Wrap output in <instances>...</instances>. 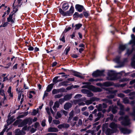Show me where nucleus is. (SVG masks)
Segmentation results:
<instances>
[{"label":"nucleus","instance_id":"1","mask_svg":"<svg viewBox=\"0 0 135 135\" xmlns=\"http://www.w3.org/2000/svg\"><path fill=\"white\" fill-rule=\"evenodd\" d=\"M71 6L69 10L66 12L65 11L67 10L69 7V5L67 2H65L62 3H61V4H62L61 8L59 9V12L62 16H70L73 15L74 12V8L73 6V4L71 3Z\"/></svg>","mask_w":135,"mask_h":135},{"label":"nucleus","instance_id":"2","mask_svg":"<svg viewBox=\"0 0 135 135\" xmlns=\"http://www.w3.org/2000/svg\"><path fill=\"white\" fill-rule=\"evenodd\" d=\"M118 120L119 121L122 120L120 122L121 124L122 125L124 126H128L130 124L129 117L127 115H126L124 117L121 116L119 117Z\"/></svg>","mask_w":135,"mask_h":135},{"label":"nucleus","instance_id":"3","mask_svg":"<svg viewBox=\"0 0 135 135\" xmlns=\"http://www.w3.org/2000/svg\"><path fill=\"white\" fill-rule=\"evenodd\" d=\"M107 75L109 77L107 78V79L108 80H114L118 79L117 77L118 74L114 71H109L108 72Z\"/></svg>","mask_w":135,"mask_h":135},{"label":"nucleus","instance_id":"4","mask_svg":"<svg viewBox=\"0 0 135 135\" xmlns=\"http://www.w3.org/2000/svg\"><path fill=\"white\" fill-rule=\"evenodd\" d=\"M82 88H87L88 89L95 92H100L102 89L99 88L95 87L93 85H84L82 86Z\"/></svg>","mask_w":135,"mask_h":135},{"label":"nucleus","instance_id":"5","mask_svg":"<svg viewBox=\"0 0 135 135\" xmlns=\"http://www.w3.org/2000/svg\"><path fill=\"white\" fill-rule=\"evenodd\" d=\"M18 6H17V8H16L15 10H13L12 12H11L8 17L7 18V21L9 22H11L12 23H15V18H13V16L14 15V17H15L16 15L15 13H16L18 10Z\"/></svg>","mask_w":135,"mask_h":135},{"label":"nucleus","instance_id":"6","mask_svg":"<svg viewBox=\"0 0 135 135\" xmlns=\"http://www.w3.org/2000/svg\"><path fill=\"white\" fill-rule=\"evenodd\" d=\"M68 71L72 73L73 74L72 75L75 76L81 79H84L85 76H82L80 75L81 73L79 72L75 71L73 70H68Z\"/></svg>","mask_w":135,"mask_h":135},{"label":"nucleus","instance_id":"7","mask_svg":"<svg viewBox=\"0 0 135 135\" xmlns=\"http://www.w3.org/2000/svg\"><path fill=\"white\" fill-rule=\"evenodd\" d=\"M75 8L76 11L80 12H83V10H85L84 7L83 5L80 4H76Z\"/></svg>","mask_w":135,"mask_h":135},{"label":"nucleus","instance_id":"8","mask_svg":"<svg viewBox=\"0 0 135 135\" xmlns=\"http://www.w3.org/2000/svg\"><path fill=\"white\" fill-rule=\"evenodd\" d=\"M121 132L124 134H128L131 132V130L126 128H122L120 129Z\"/></svg>","mask_w":135,"mask_h":135},{"label":"nucleus","instance_id":"9","mask_svg":"<svg viewBox=\"0 0 135 135\" xmlns=\"http://www.w3.org/2000/svg\"><path fill=\"white\" fill-rule=\"evenodd\" d=\"M84 17V16L83 13H81L79 14L78 12H75L73 15V19L74 20H76L77 18H82Z\"/></svg>","mask_w":135,"mask_h":135},{"label":"nucleus","instance_id":"10","mask_svg":"<svg viewBox=\"0 0 135 135\" xmlns=\"http://www.w3.org/2000/svg\"><path fill=\"white\" fill-rule=\"evenodd\" d=\"M114 84V83L113 82L106 81L103 83V86L107 87L112 86Z\"/></svg>","mask_w":135,"mask_h":135},{"label":"nucleus","instance_id":"11","mask_svg":"<svg viewBox=\"0 0 135 135\" xmlns=\"http://www.w3.org/2000/svg\"><path fill=\"white\" fill-rule=\"evenodd\" d=\"M70 126L69 124L67 123H63L59 125L57 127L59 129H61L62 128H68Z\"/></svg>","mask_w":135,"mask_h":135},{"label":"nucleus","instance_id":"12","mask_svg":"<svg viewBox=\"0 0 135 135\" xmlns=\"http://www.w3.org/2000/svg\"><path fill=\"white\" fill-rule=\"evenodd\" d=\"M126 45L120 44L119 47L118 53H120L121 51H124L126 48Z\"/></svg>","mask_w":135,"mask_h":135},{"label":"nucleus","instance_id":"13","mask_svg":"<svg viewBox=\"0 0 135 135\" xmlns=\"http://www.w3.org/2000/svg\"><path fill=\"white\" fill-rule=\"evenodd\" d=\"M73 94H66L64 96L65 101H68L71 99L73 96Z\"/></svg>","mask_w":135,"mask_h":135},{"label":"nucleus","instance_id":"14","mask_svg":"<svg viewBox=\"0 0 135 135\" xmlns=\"http://www.w3.org/2000/svg\"><path fill=\"white\" fill-rule=\"evenodd\" d=\"M71 104L70 102H67L65 104L64 108L65 110H67L71 108Z\"/></svg>","mask_w":135,"mask_h":135},{"label":"nucleus","instance_id":"15","mask_svg":"<svg viewBox=\"0 0 135 135\" xmlns=\"http://www.w3.org/2000/svg\"><path fill=\"white\" fill-rule=\"evenodd\" d=\"M54 84L53 83H51L46 88V91L47 92H50L52 89Z\"/></svg>","mask_w":135,"mask_h":135},{"label":"nucleus","instance_id":"16","mask_svg":"<svg viewBox=\"0 0 135 135\" xmlns=\"http://www.w3.org/2000/svg\"><path fill=\"white\" fill-rule=\"evenodd\" d=\"M58 131L57 129L55 127H50L48 129V131L50 132H57Z\"/></svg>","mask_w":135,"mask_h":135},{"label":"nucleus","instance_id":"17","mask_svg":"<svg viewBox=\"0 0 135 135\" xmlns=\"http://www.w3.org/2000/svg\"><path fill=\"white\" fill-rule=\"evenodd\" d=\"M50 109L51 113L53 114H54V112L52 110V108L50 107V108L49 109L48 107L46 108V110L47 113L49 115H50L51 114V113L50 111Z\"/></svg>","mask_w":135,"mask_h":135},{"label":"nucleus","instance_id":"18","mask_svg":"<svg viewBox=\"0 0 135 135\" xmlns=\"http://www.w3.org/2000/svg\"><path fill=\"white\" fill-rule=\"evenodd\" d=\"M109 126L112 129L117 128L118 127L117 124L113 122H112L110 124Z\"/></svg>","mask_w":135,"mask_h":135},{"label":"nucleus","instance_id":"19","mask_svg":"<svg viewBox=\"0 0 135 135\" xmlns=\"http://www.w3.org/2000/svg\"><path fill=\"white\" fill-rule=\"evenodd\" d=\"M82 13L84 16L86 18H87L90 15L89 12L88 11H86V10H83Z\"/></svg>","mask_w":135,"mask_h":135},{"label":"nucleus","instance_id":"20","mask_svg":"<svg viewBox=\"0 0 135 135\" xmlns=\"http://www.w3.org/2000/svg\"><path fill=\"white\" fill-rule=\"evenodd\" d=\"M114 3L117 4V6L119 7L120 8H121V3L118 0H113Z\"/></svg>","mask_w":135,"mask_h":135},{"label":"nucleus","instance_id":"21","mask_svg":"<svg viewBox=\"0 0 135 135\" xmlns=\"http://www.w3.org/2000/svg\"><path fill=\"white\" fill-rule=\"evenodd\" d=\"M27 124L29 126L32 123V119L30 117L26 119Z\"/></svg>","mask_w":135,"mask_h":135},{"label":"nucleus","instance_id":"22","mask_svg":"<svg viewBox=\"0 0 135 135\" xmlns=\"http://www.w3.org/2000/svg\"><path fill=\"white\" fill-rule=\"evenodd\" d=\"M65 35L64 32H62L61 36L60 38V40L62 41L63 43H65Z\"/></svg>","mask_w":135,"mask_h":135},{"label":"nucleus","instance_id":"23","mask_svg":"<svg viewBox=\"0 0 135 135\" xmlns=\"http://www.w3.org/2000/svg\"><path fill=\"white\" fill-rule=\"evenodd\" d=\"M103 80V79L101 78H97L96 79H94L91 78L89 80L90 82H93L94 81H101Z\"/></svg>","mask_w":135,"mask_h":135},{"label":"nucleus","instance_id":"24","mask_svg":"<svg viewBox=\"0 0 135 135\" xmlns=\"http://www.w3.org/2000/svg\"><path fill=\"white\" fill-rule=\"evenodd\" d=\"M112 129L110 128H108L107 129L105 133L107 135H111L112 134Z\"/></svg>","mask_w":135,"mask_h":135},{"label":"nucleus","instance_id":"25","mask_svg":"<svg viewBox=\"0 0 135 135\" xmlns=\"http://www.w3.org/2000/svg\"><path fill=\"white\" fill-rule=\"evenodd\" d=\"M98 70V74L99 76H104V73L105 70Z\"/></svg>","mask_w":135,"mask_h":135},{"label":"nucleus","instance_id":"26","mask_svg":"<svg viewBox=\"0 0 135 135\" xmlns=\"http://www.w3.org/2000/svg\"><path fill=\"white\" fill-rule=\"evenodd\" d=\"M82 26V24L80 23H79L78 24H76L75 26V30H77L79 29Z\"/></svg>","mask_w":135,"mask_h":135},{"label":"nucleus","instance_id":"27","mask_svg":"<svg viewBox=\"0 0 135 135\" xmlns=\"http://www.w3.org/2000/svg\"><path fill=\"white\" fill-rule=\"evenodd\" d=\"M22 121L21 119H18L17 120L15 121L13 124V125L14 126H17L18 124L19 125L20 123Z\"/></svg>","mask_w":135,"mask_h":135},{"label":"nucleus","instance_id":"28","mask_svg":"<svg viewBox=\"0 0 135 135\" xmlns=\"http://www.w3.org/2000/svg\"><path fill=\"white\" fill-rule=\"evenodd\" d=\"M133 48H132V49L131 50H130L129 49H127V52L125 54V55H127L128 56H129L133 52Z\"/></svg>","mask_w":135,"mask_h":135},{"label":"nucleus","instance_id":"29","mask_svg":"<svg viewBox=\"0 0 135 135\" xmlns=\"http://www.w3.org/2000/svg\"><path fill=\"white\" fill-rule=\"evenodd\" d=\"M102 104H99L98 105H97L96 107L97 108L98 111L100 112L102 110Z\"/></svg>","mask_w":135,"mask_h":135},{"label":"nucleus","instance_id":"30","mask_svg":"<svg viewBox=\"0 0 135 135\" xmlns=\"http://www.w3.org/2000/svg\"><path fill=\"white\" fill-rule=\"evenodd\" d=\"M98 70L94 71L92 74V76L94 77H97L99 76L98 74Z\"/></svg>","mask_w":135,"mask_h":135},{"label":"nucleus","instance_id":"31","mask_svg":"<svg viewBox=\"0 0 135 135\" xmlns=\"http://www.w3.org/2000/svg\"><path fill=\"white\" fill-rule=\"evenodd\" d=\"M123 101L125 104H129V100L127 97L123 99Z\"/></svg>","mask_w":135,"mask_h":135},{"label":"nucleus","instance_id":"32","mask_svg":"<svg viewBox=\"0 0 135 135\" xmlns=\"http://www.w3.org/2000/svg\"><path fill=\"white\" fill-rule=\"evenodd\" d=\"M133 112L131 113V115L134 117V120H135V106L133 108Z\"/></svg>","mask_w":135,"mask_h":135},{"label":"nucleus","instance_id":"33","mask_svg":"<svg viewBox=\"0 0 135 135\" xmlns=\"http://www.w3.org/2000/svg\"><path fill=\"white\" fill-rule=\"evenodd\" d=\"M118 64L119 65V66H116L115 67V68H119L124 66V61L121 62L120 61V62Z\"/></svg>","mask_w":135,"mask_h":135},{"label":"nucleus","instance_id":"34","mask_svg":"<svg viewBox=\"0 0 135 135\" xmlns=\"http://www.w3.org/2000/svg\"><path fill=\"white\" fill-rule=\"evenodd\" d=\"M57 89L58 92L59 93V92H66V91L65 90V89L64 88H63Z\"/></svg>","mask_w":135,"mask_h":135},{"label":"nucleus","instance_id":"35","mask_svg":"<svg viewBox=\"0 0 135 135\" xmlns=\"http://www.w3.org/2000/svg\"><path fill=\"white\" fill-rule=\"evenodd\" d=\"M87 94V96L88 97H91L94 96L93 94L89 90H88Z\"/></svg>","mask_w":135,"mask_h":135},{"label":"nucleus","instance_id":"36","mask_svg":"<svg viewBox=\"0 0 135 135\" xmlns=\"http://www.w3.org/2000/svg\"><path fill=\"white\" fill-rule=\"evenodd\" d=\"M69 118L72 119L74 116V113L73 110H72L69 114Z\"/></svg>","mask_w":135,"mask_h":135},{"label":"nucleus","instance_id":"37","mask_svg":"<svg viewBox=\"0 0 135 135\" xmlns=\"http://www.w3.org/2000/svg\"><path fill=\"white\" fill-rule=\"evenodd\" d=\"M16 132L19 135H23L22 133V130H19V129H17L15 130Z\"/></svg>","mask_w":135,"mask_h":135},{"label":"nucleus","instance_id":"38","mask_svg":"<svg viewBox=\"0 0 135 135\" xmlns=\"http://www.w3.org/2000/svg\"><path fill=\"white\" fill-rule=\"evenodd\" d=\"M68 85H69L66 84L65 81H63L62 82H61V83H59V86H67Z\"/></svg>","mask_w":135,"mask_h":135},{"label":"nucleus","instance_id":"39","mask_svg":"<svg viewBox=\"0 0 135 135\" xmlns=\"http://www.w3.org/2000/svg\"><path fill=\"white\" fill-rule=\"evenodd\" d=\"M57 116H56L55 118L56 119H57L59 118H60L61 117L62 115L59 112H57Z\"/></svg>","mask_w":135,"mask_h":135},{"label":"nucleus","instance_id":"40","mask_svg":"<svg viewBox=\"0 0 135 135\" xmlns=\"http://www.w3.org/2000/svg\"><path fill=\"white\" fill-rule=\"evenodd\" d=\"M70 46H68L65 49V50L66 51L65 55H67L68 53L69 52L70 50Z\"/></svg>","mask_w":135,"mask_h":135},{"label":"nucleus","instance_id":"41","mask_svg":"<svg viewBox=\"0 0 135 135\" xmlns=\"http://www.w3.org/2000/svg\"><path fill=\"white\" fill-rule=\"evenodd\" d=\"M9 22L7 21V22H5L3 24H2L0 26V28L1 27H6L9 24L8 23Z\"/></svg>","mask_w":135,"mask_h":135},{"label":"nucleus","instance_id":"42","mask_svg":"<svg viewBox=\"0 0 135 135\" xmlns=\"http://www.w3.org/2000/svg\"><path fill=\"white\" fill-rule=\"evenodd\" d=\"M114 60L116 63L118 64L120 62V57H117Z\"/></svg>","mask_w":135,"mask_h":135},{"label":"nucleus","instance_id":"43","mask_svg":"<svg viewBox=\"0 0 135 135\" xmlns=\"http://www.w3.org/2000/svg\"><path fill=\"white\" fill-rule=\"evenodd\" d=\"M52 93L53 94H55L58 93V89H54L52 91Z\"/></svg>","mask_w":135,"mask_h":135},{"label":"nucleus","instance_id":"44","mask_svg":"<svg viewBox=\"0 0 135 135\" xmlns=\"http://www.w3.org/2000/svg\"><path fill=\"white\" fill-rule=\"evenodd\" d=\"M63 95L62 94H58L54 96V98H59L61 97Z\"/></svg>","mask_w":135,"mask_h":135},{"label":"nucleus","instance_id":"45","mask_svg":"<svg viewBox=\"0 0 135 135\" xmlns=\"http://www.w3.org/2000/svg\"><path fill=\"white\" fill-rule=\"evenodd\" d=\"M38 110H36V109H34L32 112V115H36L37 113H38Z\"/></svg>","mask_w":135,"mask_h":135},{"label":"nucleus","instance_id":"46","mask_svg":"<svg viewBox=\"0 0 135 135\" xmlns=\"http://www.w3.org/2000/svg\"><path fill=\"white\" fill-rule=\"evenodd\" d=\"M119 114L121 116H123L125 114L124 110H120L119 112Z\"/></svg>","mask_w":135,"mask_h":135},{"label":"nucleus","instance_id":"47","mask_svg":"<svg viewBox=\"0 0 135 135\" xmlns=\"http://www.w3.org/2000/svg\"><path fill=\"white\" fill-rule=\"evenodd\" d=\"M64 98H61L59 100V103L61 104H62L64 102Z\"/></svg>","mask_w":135,"mask_h":135},{"label":"nucleus","instance_id":"48","mask_svg":"<svg viewBox=\"0 0 135 135\" xmlns=\"http://www.w3.org/2000/svg\"><path fill=\"white\" fill-rule=\"evenodd\" d=\"M14 121V120H7L6 122H7V126H9L12 124Z\"/></svg>","mask_w":135,"mask_h":135},{"label":"nucleus","instance_id":"49","mask_svg":"<svg viewBox=\"0 0 135 135\" xmlns=\"http://www.w3.org/2000/svg\"><path fill=\"white\" fill-rule=\"evenodd\" d=\"M93 117V116L92 114H90L89 116V118H88L86 120H85V122H86L87 121H88V119L90 120V121H92V118Z\"/></svg>","mask_w":135,"mask_h":135},{"label":"nucleus","instance_id":"50","mask_svg":"<svg viewBox=\"0 0 135 135\" xmlns=\"http://www.w3.org/2000/svg\"><path fill=\"white\" fill-rule=\"evenodd\" d=\"M46 120L45 119H43L41 125L42 126L44 127L46 126V124L45 123Z\"/></svg>","mask_w":135,"mask_h":135},{"label":"nucleus","instance_id":"51","mask_svg":"<svg viewBox=\"0 0 135 135\" xmlns=\"http://www.w3.org/2000/svg\"><path fill=\"white\" fill-rule=\"evenodd\" d=\"M97 116L98 117H99V118H100L101 117H103L104 115L103 114H102L101 112H99Z\"/></svg>","mask_w":135,"mask_h":135},{"label":"nucleus","instance_id":"52","mask_svg":"<svg viewBox=\"0 0 135 135\" xmlns=\"http://www.w3.org/2000/svg\"><path fill=\"white\" fill-rule=\"evenodd\" d=\"M113 118H114V115L113 114H111L110 115V117H108V118L107 119H106V121H108V119H110L111 120H112L113 119Z\"/></svg>","mask_w":135,"mask_h":135},{"label":"nucleus","instance_id":"53","mask_svg":"<svg viewBox=\"0 0 135 135\" xmlns=\"http://www.w3.org/2000/svg\"><path fill=\"white\" fill-rule=\"evenodd\" d=\"M57 79H58V77H57L56 76V77H55L53 78V80H52L53 82L55 84L57 83V82H57V80H58Z\"/></svg>","mask_w":135,"mask_h":135},{"label":"nucleus","instance_id":"54","mask_svg":"<svg viewBox=\"0 0 135 135\" xmlns=\"http://www.w3.org/2000/svg\"><path fill=\"white\" fill-rule=\"evenodd\" d=\"M125 95L123 94L120 93L118 94V96L121 98H123L124 97Z\"/></svg>","mask_w":135,"mask_h":135},{"label":"nucleus","instance_id":"55","mask_svg":"<svg viewBox=\"0 0 135 135\" xmlns=\"http://www.w3.org/2000/svg\"><path fill=\"white\" fill-rule=\"evenodd\" d=\"M131 66L135 69V60H132L131 62Z\"/></svg>","mask_w":135,"mask_h":135},{"label":"nucleus","instance_id":"56","mask_svg":"<svg viewBox=\"0 0 135 135\" xmlns=\"http://www.w3.org/2000/svg\"><path fill=\"white\" fill-rule=\"evenodd\" d=\"M0 94L2 96L5 95L4 91L3 89H1L0 90Z\"/></svg>","mask_w":135,"mask_h":135},{"label":"nucleus","instance_id":"57","mask_svg":"<svg viewBox=\"0 0 135 135\" xmlns=\"http://www.w3.org/2000/svg\"><path fill=\"white\" fill-rule=\"evenodd\" d=\"M71 29V27H68V28H66L64 30V31L63 32H64V33H66L68 32V31L70 30Z\"/></svg>","mask_w":135,"mask_h":135},{"label":"nucleus","instance_id":"58","mask_svg":"<svg viewBox=\"0 0 135 135\" xmlns=\"http://www.w3.org/2000/svg\"><path fill=\"white\" fill-rule=\"evenodd\" d=\"M53 122L54 124H59L60 123V122L59 120H54Z\"/></svg>","mask_w":135,"mask_h":135},{"label":"nucleus","instance_id":"59","mask_svg":"<svg viewBox=\"0 0 135 135\" xmlns=\"http://www.w3.org/2000/svg\"><path fill=\"white\" fill-rule=\"evenodd\" d=\"M24 126H25V125L24 124V123L22 121V122H21L18 125V127H21Z\"/></svg>","mask_w":135,"mask_h":135},{"label":"nucleus","instance_id":"60","mask_svg":"<svg viewBox=\"0 0 135 135\" xmlns=\"http://www.w3.org/2000/svg\"><path fill=\"white\" fill-rule=\"evenodd\" d=\"M88 90L86 89H82L81 90V92L84 94H87Z\"/></svg>","mask_w":135,"mask_h":135},{"label":"nucleus","instance_id":"61","mask_svg":"<svg viewBox=\"0 0 135 135\" xmlns=\"http://www.w3.org/2000/svg\"><path fill=\"white\" fill-rule=\"evenodd\" d=\"M114 95L111 94L107 96V97L109 99H113L114 98Z\"/></svg>","mask_w":135,"mask_h":135},{"label":"nucleus","instance_id":"62","mask_svg":"<svg viewBox=\"0 0 135 135\" xmlns=\"http://www.w3.org/2000/svg\"><path fill=\"white\" fill-rule=\"evenodd\" d=\"M98 99V98H97L93 97L91 98V99L90 100H91V101L92 102H94V101L97 100V99Z\"/></svg>","mask_w":135,"mask_h":135},{"label":"nucleus","instance_id":"63","mask_svg":"<svg viewBox=\"0 0 135 135\" xmlns=\"http://www.w3.org/2000/svg\"><path fill=\"white\" fill-rule=\"evenodd\" d=\"M112 112L113 114H115L117 112V110L114 108H112Z\"/></svg>","mask_w":135,"mask_h":135},{"label":"nucleus","instance_id":"64","mask_svg":"<svg viewBox=\"0 0 135 135\" xmlns=\"http://www.w3.org/2000/svg\"><path fill=\"white\" fill-rule=\"evenodd\" d=\"M135 44V40L131 39L129 42L128 44L131 45Z\"/></svg>","mask_w":135,"mask_h":135}]
</instances>
